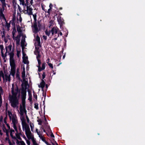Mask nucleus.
Instances as JSON below:
<instances>
[{
	"label": "nucleus",
	"instance_id": "1",
	"mask_svg": "<svg viewBox=\"0 0 145 145\" xmlns=\"http://www.w3.org/2000/svg\"><path fill=\"white\" fill-rule=\"evenodd\" d=\"M26 89L23 88L21 90L22 103L20 105L19 110H18L20 115V119L22 122V127H33L32 123L29 122V120L25 108V99L26 95Z\"/></svg>",
	"mask_w": 145,
	"mask_h": 145
},
{
	"label": "nucleus",
	"instance_id": "2",
	"mask_svg": "<svg viewBox=\"0 0 145 145\" xmlns=\"http://www.w3.org/2000/svg\"><path fill=\"white\" fill-rule=\"evenodd\" d=\"M11 95L9 96V99L10 105L14 108H18L19 105V99L20 96V91L18 86L14 84H12Z\"/></svg>",
	"mask_w": 145,
	"mask_h": 145
},
{
	"label": "nucleus",
	"instance_id": "3",
	"mask_svg": "<svg viewBox=\"0 0 145 145\" xmlns=\"http://www.w3.org/2000/svg\"><path fill=\"white\" fill-rule=\"evenodd\" d=\"M35 51L34 52V54L36 55L37 58V59H40L41 56V52L39 51V48L41 46L40 44V38L38 35H37L35 37Z\"/></svg>",
	"mask_w": 145,
	"mask_h": 145
},
{
	"label": "nucleus",
	"instance_id": "4",
	"mask_svg": "<svg viewBox=\"0 0 145 145\" xmlns=\"http://www.w3.org/2000/svg\"><path fill=\"white\" fill-rule=\"evenodd\" d=\"M12 45H10L5 47L6 52L5 54V56L6 57L7 55H9L10 61L12 63H13V61H14V52L12 48Z\"/></svg>",
	"mask_w": 145,
	"mask_h": 145
},
{
	"label": "nucleus",
	"instance_id": "5",
	"mask_svg": "<svg viewBox=\"0 0 145 145\" xmlns=\"http://www.w3.org/2000/svg\"><path fill=\"white\" fill-rule=\"evenodd\" d=\"M7 114L10 120L12 121V123L13 125V127H16L18 123L17 118L16 114H12L9 110L7 111Z\"/></svg>",
	"mask_w": 145,
	"mask_h": 145
},
{
	"label": "nucleus",
	"instance_id": "6",
	"mask_svg": "<svg viewBox=\"0 0 145 145\" xmlns=\"http://www.w3.org/2000/svg\"><path fill=\"white\" fill-rule=\"evenodd\" d=\"M25 131V134L29 139H31L33 145H38L35 140L34 139L33 135L31 133L29 127H23Z\"/></svg>",
	"mask_w": 145,
	"mask_h": 145
},
{
	"label": "nucleus",
	"instance_id": "7",
	"mask_svg": "<svg viewBox=\"0 0 145 145\" xmlns=\"http://www.w3.org/2000/svg\"><path fill=\"white\" fill-rule=\"evenodd\" d=\"M41 24L38 22L37 23V22H34V24L32 27L33 32L35 33H37L40 29Z\"/></svg>",
	"mask_w": 145,
	"mask_h": 145
},
{
	"label": "nucleus",
	"instance_id": "8",
	"mask_svg": "<svg viewBox=\"0 0 145 145\" xmlns=\"http://www.w3.org/2000/svg\"><path fill=\"white\" fill-rule=\"evenodd\" d=\"M26 6V7H25V6L24 7V13L25 14H27L30 15L32 14V11L33 9L30 6Z\"/></svg>",
	"mask_w": 145,
	"mask_h": 145
},
{
	"label": "nucleus",
	"instance_id": "9",
	"mask_svg": "<svg viewBox=\"0 0 145 145\" xmlns=\"http://www.w3.org/2000/svg\"><path fill=\"white\" fill-rule=\"evenodd\" d=\"M10 64L11 67V72L10 74H11L13 77L14 76L15 72V61H13V63H12L10 61Z\"/></svg>",
	"mask_w": 145,
	"mask_h": 145
},
{
	"label": "nucleus",
	"instance_id": "10",
	"mask_svg": "<svg viewBox=\"0 0 145 145\" xmlns=\"http://www.w3.org/2000/svg\"><path fill=\"white\" fill-rule=\"evenodd\" d=\"M3 131L6 132V135L7 136L5 138V140H8L10 145H11V143L10 141V140L9 139L8 137L9 136V131L10 129V127H8V129H7L6 127H3Z\"/></svg>",
	"mask_w": 145,
	"mask_h": 145
},
{
	"label": "nucleus",
	"instance_id": "11",
	"mask_svg": "<svg viewBox=\"0 0 145 145\" xmlns=\"http://www.w3.org/2000/svg\"><path fill=\"white\" fill-rule=\"evenodd\" d=\"M25 38H26V37L25 35H22L21 43L22 52L24 48L26 46V43L25 41Z\"/></svg>",
	"mask_w": 145,
	"mask_h": 145
},
{
	"label": "nucleus",
	"instance_id": "12",
	"mask_svg": "<svg viewBox=\"0 0 145 145\" xmlns=\"http://www.w3.org/2000/svg\"><path fill=\"white\" fill-rule=\"evenodd\" d=\"M21 36L20 34H19L17 36L13 38L14 40L16 41L17 46L19 45L20 40Z\"/></svg>",
	"mask_w": 145,
	"mask_h": 145
},
{
	"label": "nucleus",
	"instance_id": "13",
	"mask_svg": "<svg viewBox=\"0 0 145 145\" xmlns=\"http://www.w3.org/2000/svg\"><path fill=\"white\" fill-rule=\"evenodd\" d=\"M11 80L10 74L7 73H5V79L3 80L4 82L8 81L10 82Z\"/></svg>",
	"mask_w": 145,
	"mask_h": 145
},
{
	"label": "nucleus",
	"instance_id": "14",
	"mask_svg": "<svg viewBox=\"0 0 145 145\" xmlns=\"http://www.w3.org/2000/svg\"><path fill=\"white\" fill-rule=\"evenodd\" d=\"M3 93L4 91L2 88L0 86V107L1 106L2 103L1 95H3Z\"/></svg>",
	"mask_w": 145,
	"mask_h": 145
},
{
	"label": "nucleus",
	"instance_id": "15",
	"mask_svg": "<svg viewBox=\"0 0 145 145\" xmlns=\"http://www.w3.org/2000/svg\"><path fill=\"white\" fill-rule=\"evenodd\" d=\"M58 30V29L57 27H54L51 30V33L52 35H53L57 33Z\"/></svg>",
	"mask_w": 145,
	"mask_h": 145
},
{
	"label": "nucleus",
	"instance_id": "16",
	"mask_svg": "<svg viewBox=\"0 0 145 145\" xmlns=\"http://www.w3.org/2000/svg\"><path fill=\"white\" fill-rule=\"evenodd\" d=\"M57 21L60 26L62 25L64 23V20L60 16H59L57 18Z\"/></svg>",
	"mask_w": 145,
	"mask_h": 145
},
{
	"label": "nucleus",
	"instance_id": "17",
	"mask_svg": "<svg viewBox=\"0 0 145 145\" xmlns=\"http://www.w3.org/2000/svg\"><path fill=\"white\" fill-rule=\"evenodd\" d=\"M22 52H23V51ZM22 58L23 59V61L24 63L27 64L28 63V58L27 56H25V55L24 53H23Z\"/></svg>",
	"mask_w": 145,
	"mask_h": 145
},
{
	"label": "nucleus",
	"instance_id": "18",
	"mask_svg": "<svg viewBox=\"0 0 145 145\" xmlns=\"http://www.w3.org/2000/svg\"><path fill=\"white\" fill-rule=\"evenodd\" d=\"M45 82L43 80H42L41 82L39 84H38V86L39 88H41L42 90H43L45 86Z\"/></svg>",
	"mask_w": 145,
	"mask_h": 145
},
{
	"label": "nucleus",
	"instance_id": "19",
	"mask_svg": "<svg viewBox=\"0 0 145 145\" xmlns=\"http://www.w3.org/2000/svg\"><path fill=\"white\" fill-rule=\"evenodd\" d=\"M36 132L37 133L38 135H39V137L41 139V140L44 142L45 141V139L43 137L42 135H41L40 133V131H38V130L37 129H36Z\"/></svg>",
	"mask_w": 145,
	"mask_h": 145
},
{
	"label": "nucleus",
	"instance_id": "20",
	"mask_svg": "<svg viewBox=\"0 0 145 145\" xmlns=\"http://www.w3.org/2000/svg\"><path fill=\"white\" fill-rule=\"evenodd\" d=\"M38 71H39L40 72L42 70H44L45 69V63H42V67H40V66H38Z\"/></svg>",
	"mask_w": 145,
	"mask_h": 145
},
{
	"label": "nucleus",
	"instance_id": "21",
	"mask_svg": "<svg viewBox=\"0 0 145 145\" xmlns=\"http://www.w3.org/2000/svg\"><path fill=\"white\" fill-rule=\"evenodd\" d=\"M0 49L1 50L2 56L3 57L4 56V51H5V50L4 48V46L3 45L1 44L0 45Z\"/></svg>",
	"mask_w": 145,
	"mask_h": 145
},
{
	"label": "nucleus",
	"instance_id": "22",
	"mask_svg": "<svg viewBox=\"0 0 145 145\" xmlns=\"http://www.w3.org/2000/svg\"><path fill=\"white\" fill-rule=\"evenodd\" d=\"M5 74L3 73V71L1 70L0 71V82L1 80V77H2L3 79L4 80L5 79Z\"/></svg>",
	"mask_w": 145,
	"mask_h": 145
},
{
	"label": "nucleus",
	"instance_id": "23",
	"mask_svg": "<svg viewBox=\"0 0 145 145\" xmlns=\"http://www.w3.org/2000/svg\"><path fill=\"white\" fill-rule=\"evenodd\" d=\"M2 4V7L3 8V10H5V7H6L5 0H0Z\"/></svg>",
	"mask_w": 145,
	"mask_h": 145
},
{
	"label": "nucleus",
	"instance_id": "24",
	"mask_svg": "<svg viewBox=\"0 0 145 145\" xmlns=\"http://www.w3.org/2000/svg\"><path fill=\"white\" fill-rule=\"evenodd\" d=\"M50 60V59L49 58L48 59L46 60V63L49 66V67L51 68L52 69H53V64L49 62V61Z\"/></svg>",
	"mask_w": 145,
	"mask_h": 145
},
{
	"label": "nucleus",
	"instance_id": "25",
	"mask_svg": "<svg viewBox=\"0 0 145 145\" xmlns=\"http://www.w3.org/2000/svg\"><path fill=\"white\" fill-rule=\"evenodd\" d=\"M25 68L24 67H23V71L22 72V77L23 78L24 80L25 78Z\"/></svg>",
	"mask_w": 145,
	"mask_h": 145
},
{
	"label": "nucleus",
	"instance_id": "26",
	"mask_svg": "<svg viewBox=\"0 0 145 145\" xmlns=\"http://www.w3.org/2000/svg\"><path fill=\"white\" fill-rule=\"evenodd\" d=\"M17 30L18 32L19 33V34H21V33L22 32V27H21L19 26H17Z\"/></svg>",
	"mask_w": 145,
	"mask_h": 145
},
{
	"label": "nucleus",
	"instance_id": "27",
	"mask_svg": "<svg viewBox=\"0 0 145 145\" xmlns=\"http://www.w3.org/2000/svg\"><path fill=\"white\" fill-rule=\"evenodd\" d=\"M10 132V136L12 137V138H15L16 137H14L13 136L12 133L14 132V131L13 129H11L10 130H9V131Z\"/></svg>",
	"mask_w": 145,
	"mask_h": 145
},
{
	"label": "nucleus",
	"instance_id": "28",
	"mask_svg": "<svg viewBox=\"0 0 145 145\" xmlns=\"http://www.w3.org/2000/svg\"><path fill=\"white\" fill-rule=\"evenodd\" d=\"M17 143H18L19 145H26L25 143L23 141H19L17 140Z\"/></svg>",
	"mask_w": 145,
	"mask_h": 145
},
{
	"label": "nucleus",
	"instance_id": "29",
	"mask_svg": "<svg viewBox=\"0 0 145 145\" xmlns=\"http://www.w3.org/2000/svg\"><path fill=\"white\" fill-rule=\"evenodd\" d=\"M16 33V31L15 28H14L13 29V31H12V38H13L14 37H15V34Z\"/></svg>",
	"mask_w": 145,
	"mask_h": 145
},
{
	"label": "nucleus",
	"instance_id": "30",
	"mask_svg": "<svg viewBox=\"0 0 145 145\" xmlns=\"http://www.w3.org/2000/svg\"><path fill=\"white\" fill-rule=\"evenodd\" d=\"M21 50L20 48L19 49H17V56L18 57H19L20 56Z\"/></svg>",
	"mask_w": 145,
	"mask_h": 145
},
{
	"label": "nucleus",
	"instance_id": "31",
	"mask_svg": "<svg viewBox=\"0 0 145 145\" xmlns=\"http://www.w3.org/2000/svg\"><path fill=\"white\" fill-rule=\"evenodd\" d=\"M20 2V4L22 5L24 7L25 6V2L24 0H19Z\"/></svg>",
	"mask_w": 145,
	"mask_h": 145
},
{
	"label": "nucleus",
	"instance_id": "32",
	"mask_svg": "<svg viewBox=\"0 0 145 145\" xmlns=\"http://www.w3.org/2000/svg\"><path fill=\"white\" fill-rule=\"evenodd\" d=\"M16 7H17L18 8V9L20 12H22V9L18 5V4L16 5V6L15 7V9H16Z\"/></svg>",
	"mask_w": 145,
	"mask_h": 145
},
{
	"label": "nucleus",
	"instance_id": "33",
	"mask_svg": "<svg viewBox=\"0 0 145 145\" xmlns=\"http://www.w3.org/2000/svg\"><path fill=\"white\" fill-rule=\"evenodd\" d=\"M33 18H34V22H37V15H36V14H33Z\"/></svg>",
	"mask_w": 145,
	"mask_h": 145
},
{
	"label": "nucleus",
	"instance_id": "34",
	"mask_svg": "<svg viewBox=\"0 0 145 145\" xmlns=\"http://www.w3.org/2000/svg\"><path fill=\"white\" fill-rule=\"evenodd\" d=\"M7 117L6 116L5 117L4 119V123H5L7 126V127H10L8 125V124L7 123Z\"/></svg>",
	"mask_w": 145,
	"mask_h": 145
},
{
	"label": "nucleus",
	"instance_id": "35",
	"mask_svg": "<svg viewBox=\"0 0 145 145\" xmlns=\"http://www.w3.org/2000/svg\"><path fill=\"white\" fill-rule=\"evenodd\" d=\"M16 137H15L16 138H15V139H16V138H17V139H18L19 140H22L20 136V135L16 133Z\"/></svg>",
	"mask_w": 145,
	"mask_h": 145
},
{
	"label": "nucleus",
	"instance_id": "36",
	"mask_svg": "<svg viewBox=\"0 0 145 145\" xmlns=\"http://www.w3.org/2000/svg\"><path fill=\"white\" fill-rule=\"evenodd\" d=\"M50 33H51V31H48L47 30H46L45 31L46 34L48 36H49Z\"/></svg>",
	"mask_w": 145,
	"mask_h": 145
},
{
	"label": "nucleus",
	"instance_id": "37",
	"mask_svg": "<svg viewBox=\"0 0 145 145\" xmlns=\"http://www.w3.org/2000/svg\"><path fill=\"white\" fill-rule=\"evenodd\" d=\"M54 21L52 20H51L49 21V24L50 25V27L52 25V24L54 23Z\"/></svg>",
	"mask_w": 145,
	"mask_h": 145
},
{
	"label": "nucleus",
	"instance_id": "38",
	"mask_svg": "<svg viewBox=\"0 0 145 145\" xmlns=\"http://www.w3.org/2000/svg\"><path fill=\"white\" fill-rule=\"evenodd\" d=\"M10 23H8L7 22H6V26L7 27V29H8L10 27Z\"/></svg>",
	"mask_w": 145,
	"mask_h": 145
},
{
	"label": "nucleus",
	"instance_id": "39",
	"mask_svg": "<svg viewBox=\"0 0 145 145\" xmlns=\"http://www.w3.org/2000/svg\"><path fill=\"white\" fill-rule=\"evenodd\" d=\"M34 107L37 110L38 109V105L37 104H35Z\"/></svg>",
	"mask_w": 145,
	"mask_h": 145
},
{
	"label": "nucleus",
	"instance_id": "40",
	"mask_svg": "<svg viewBox=\"0 0 145 145\" xmlns=\"http://www.w3.org/2000/svg\"><path fill=\"white\" fill-rule=\"evenodd\" d=\"M58 36L57 37H59V35H60L61 36L62 35V33L60 32V31H58Z\"/></svg>",
	"mask_w": 145,
	"mask_h": 145
},
{
	"label": "nucleus",
	"instance_id": "41",
	"mask_svg": "<svg viewBox=\"0 0 145 145\" xmlns=\"http://www.w3.org/2000/svg\"><path fill=\"white\" fill-rule=\"evenodd\" d=\"M50 131H51V134L50 135V136L54 138V135H53V133H52V131L50 130Z\"/></svg>",
	"mask_w": 145,
	"mask_h": 145
},
{
	"label": "nucleus",
	"instance_id": "42",
	"mask_svg": "<svg viewBox=\"0 0 145 145\" xmlns=\"http://www.w3.org/2000/svg\"><path fill=\"white\" fill-rule=\"evenodd\" d=\"M37 61H38V66H40V65L41 64V61L40 59H37Z\"/></svg>",
	"mask_w": 145,
	"mask_h": 145
},
{
	"label": "nucleus",
	"instance_id": "43",
	"mask_svg": "<svg viewBox=\"0 0 145 145\" xmlns=\"http://www.w3.org/2000/svg\"><path fill=\"white\" fill-rule=\"evenodd\" d=\"M26 142L28 145H30V142L28 140H26Z\"/></svg>",
	"mask_w": 145,
	"mask_h": 145
},
{
	"label": "nucleus",
	"instance_id": "44",
	"mask_svg": "<svg viewBox=\"0 0 145 145\" xmlns=\"http://www.w3.org/2000/svg\"><path fill=\"white\" fill-rule=\"evenodd\" d=\"M26 2L25 3V6H27L28 4V0H26Z\"/></svg>",
	"mask_w": 145,
	"mask_h": 145
},
{
	"label": "nucleus",
	"instance_id": "45",
	"mask_svg": "<svg viewBox=\"0 0 145 145\" xmlns=\"http://www.w3.org/2000/svg\"><path fill=\"white\" fill-rule=\"evenodd\" d=\"M19 21H20V22H21L22 21V18L21 17V16H20V15L19 16Z\"/></svg>",
	"mask_w": 145,
	"mask_h": 145
},
{
	"label": "nucleus",
	"instance_id": "46",
	"mask_svg": "<svg viewBox=\"0 0 145 145\" xmlns=\"http://www.w3.org/2000/svg\"><path fill=\"white\" fill-rule=\"evenodd\" d=\"M52 6H53L52 5V4L50 3V5H49V7L51 9L52 8Z\"/></svg>",
	"mask_w": 145,
	"mask_h": 145
},
{
	"label": "nucleus",
	"instance_id": "47",
	"mask_svg": "<svg viewBox=\"0 0 145 145\" xmlns=\"http://www.w3.org/2000/svg\"><path fill=\"white\" fill-rule=\"evenodd\" d=\"M52 144L53 145H58L56 142L54 143H52Z\"/></svg>",
	"mask_w": 145,
	"mask_h": 145
},
{
	"label": "nucleus",
	"instance_id": "48",
	"mask_svg": "<svg viewBox=\"0 0 145 145\" xmlns=\"http://www.w3.org/2000/svg\"><path fill=\"white\" fill-rule=\"evenodd\" d=\"M42 78L43 79L45 78V75L44 73L42 74Z\"/></svg>",
	"mask_w": 145,
	"mask_h": 145
},
{
	"label": "nucleus",
	"instance_id": "49",
	"mask_svg": "<svg viewBox=\"0 0 145 145\" xmlns=\"http://www.w3.org/2000/svg\"><path fill=\"white\" fill-rule=\"evenodd\" d=\"M43 39H44L45 40H46V37L45 35H43Z\"/></svg>",
	"mask_w": 145,
	"mask_h": 145
},
{
	"label": "nucleus",
	"instance_id": "50",
	"mask_svg": "<svg viewBox=\"0 0 145 145\" xmlns=\"http://www.w3.org/2000/svg\"><path fill=\"white\" fill-rule=\"evenodd\" d=\"M29 98H31L32 97V95L30 93H29Z\"/></svg>",
	"mask_w": 145,
	"mask_h": 145
},
{
	"label": "nucleus",
	"instance_id": "51",
	"mask_svg": "<svg viewBox=\"0 0 145 145\" xmlns=\"http://www.w3.org/2000/svg\"><path fill=\"white\" fill-rule=\"evenodd\" d=\"M44 142H45V143L47 145H48V144H49L48 142H47L46 140L44 141Z\"/></svg>",
	"mask_w": 145,
	"mask_h": 145
},
{
	"label": "nucleus",
	"instance_id": "52",
	"mask_svg": "<svg viewBox=\"0 0 145 145\" xmlns=\"http://www.w3.org/2000/svg\"><path fill=\"white\" fill-rule=\"evenodd\" d=\"M51 9L49 8L47 12L49 14L50 11Z\"/></svg>",
	"mask_w": 145,
	"mask_h": 145
},
{
	"label": "nucleus",
	"instance_id": "53",
	"mask_svg": "<svg viewBox=\"0 0 145 145\" xmlns=\"http://www.w3.org/2000/svg\"><path fill=\"white\" fill-rule=\"evenodd\" d=\"M41 130H41V131H40V132H42V130H43V131H44V132H45V129H43V128H42V129H41Z\"/></svg>",
	"mask_w": 145,
	"mask_h": 145
},
{
	"label": "nucleus",
	"instance_id": "54",
	"mask_svg": "<svg viewBox=\"0 0 145 145\" xmlns=\"http://www.w3.org/2000/svg\"><path fill=\"white\" fill-rule=\"evenodd\" d=\"M3 134L2 132H1V130H0V135H2Z\"/></svg>",
	"mask_w": 145,
	"mask_h": 145
},
{
	"label": "nucleus",
	"instance_id": "55",
	"mask_svg": "<svg viewBox=\"0 0 145 145\" xmlns=\"http://www.w3.org/2000/svg\"><path fill=\"white\" fill-rule=\"evenodd\" d=\"M4 41L5 43H7V40L6 39H5Z\"/></svg>",
	"mask_w": 145,
	"mask_h": 145
},
{
	"label": "nucleus",
	"instance_id": "56",
	"mask_svg": "<svg viewBox=\"0 0 145 145\" xmlns=\"http://www.w3.org/2000/svg\"><path fill=\"white\" fill-rule=\"evenodd\" d=\"M33 0H31L30 3L32 5L33 3Z\"/></svg>",
	"mask_w": 145,
	"mask_h": 145
},
{
	"label": "nucleus",
	"instance_id": "57",
	"mask_svg": "<svg viewBox=\"0 0 145 145\" xmlns=\"http://www.w3.org/2000/svg\"><path fill=\"white\" fill-rule=\"evenodd\" d=\"M14 128L15 130L16 131L17 130V127H15Z\"/></svg>",
	"mask_w": 145,
	"mask_h": 145
},
{
	"label": "nucleus",
	"instance_id": "58",
	"mask_svg": "<svg viewBox=\"0 0 145 145\" xmlns=\"http://www.w3.org/2000/svg\"><path fill=\"white\" fill-rule=\"evenodd\" d=\"M65 55H64L63 56V59H64L65 58Z\"/></svg>",
	"mask_w": 145,
	"mask_h": 145
},
{
	"label": "nucleus",
	"instance_id": "59",
	"mask_svg": "<svg viewBox=\"0 0 145 145\" xmlns=\"http://www.w3.org/2000/svg\"><path fill=\"white\" fill-rule=\"evenodd\" d=\"M5 124H4L3 125V127H5Z\"/></svg>",
	"mask_w": 145,
	"mask_h": 145
},
{
	"label": "nucleus",
	"instance_id": "60",
	"mask_svg": "<svg viewBox=\"0 0 145 145\" xmlns=\"http://www.w3.org/2000/svg\"><path fill=\"white\" fill-rule=\"evenodd\" d=\"M55 40H56L57 39L56 38H55L54 39Z\"/></svg>",
	"mask_w": 145,
	"mask_h": 145
},
{
	"label": "nucleus",
	"instance_id": "61",
	"mask_svg": "<svg viewBox=\"0 0 145 145\" xmlns=\"http://www.w3.org/2000/svg\"><path fill=\"white\" fill-rule=\"evenodd\" d=\"M45 126H48V125L47 124H46V125Z\"/></svg>",
	"mask_w": 145,
	"mask_h": 145
},
{
	"label": "nucleus",
	"instance_id": "62",
	"mask_svg": "<svg viewBox=\"0 0 145 145\" xmlns=\"http://www.w3.org/2000/svg\"><path fill=\"white\" fill-rule=\"evenodd\" d=\"M31 130L32 131V127H31Z\"/></svg>",
	"mask_w": 145,
	"mask_h": 145
},
{
	"label": "nucleus",
	"instance_id": "63",
	"mask_svg": "<svg viewBox=\"0 0 145 145\" xmlns=\"http://www.w3.org/2000/svg\"><path fill=\"white\" fill-rule=\"evenodd\" d=\"M0 145H4L3 144H1Z\"/></svg>",
	"mask_w": 145,
	"mask_h": 145
}]
</instances>
